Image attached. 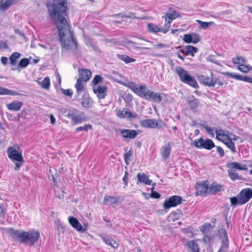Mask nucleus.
<instances>
[{"label":"nucleus","mask_w":252,"mask_h":252,"mask_svg":"<svg viewBox=\"0 0 252 252\" xmlns=\"http://www.w3.org/2000/svg\"><path fill=\"white\" fill-rule=\"evenodd\" d=\"M67 0H52L47 3L46 7L50 18L58 29L59 41L62 48L76 51L77 50V41L67 20L69 9Z\"/></svg>","instance_id":"obj_1"},{"label":"nucleus","mask_w":252,"mask_h":252,"mask_svg":"<svg viewBox=\"0 0 252 252\" xmlns=\"http://www.w3.org/2000/svg\"><path fill=\"white\" fill-rule=\"evenodd\" d=\"M8 231L13 239L18 240L21 243L27 244L31 246L34 245L40 237V233L37 230L21 231L10 228Z\"/></svg>","instance_id":"obj_2"},{"label":"nucleus","mask_w":252,"mask_h":252,"mask_svg":"<svg viewBox=\"0 0 252 252\" xmlns=\"http://www.w3.org/2000/svg\"><path fill=\"white\" fill-rule=\"evenodd\" d=\"M198 80L199 82L206 86L215 87L219 89L222 87L224 85H226L227 82L221 77H215L211 73L210 76L205 75H200L198 76Z\"/></svg>","instance_id":"obj_3"},{"label":"nucleus","mask_w":252,"mask_h":252,"mask_svg":"<svg viewBox=\"0 0 252 252\" xmlns=\"http://www.w3.org/2000/svg\"><path fill=\"white\" fill-rule=\"evenodd\" d=\"M7 153L8 158L15 163V169L19 170L24 160L23 159L22 152L18 144H14L12 146L7 148Z\"/></svg>","instance_id":"obj_4"},{"label":"nucleus","mask_w":252,"mask_h":252,"mask_svg":"<svg viewBox=\"0 0 252 252\" xmlns=\"http://www.w3.org/2000/svg\"><path fill=\"white\" fill-rule=\"evenodd\" d=\"M215 133L216 134V138L218 140L224 143L232 153H236L237 152L235 144L230 138L228 131L219 128L216 129Z\"/></svg>","instance_id":"obj_5"},{"label":"nucleus","mask_w":252,"mask_h":252,"mask_svg":"<svg viewBox=\"0 0 252 252\" xmlns=\"http://www.w3.org/2000/svg\"><path fill=\"white\" fill-rule=\"evenodd\" d=\"M175 71L181 82L195 88L198 87L196 80L191 75L188 74V72L183 67L180 66H176Z\"/></svg>","instance_id":"obj_6"},{"label":"nucleus","mask_w":252,"mask_h":252,"mask_svg":"<svg viewBox=\"0 0 252 252\" xmlns=\"http://www.w3.org/2000/svg\"><path fill=\"white\" fill-rule=\"evenodd\" d=\"M180 48L177 54V57L183 61L185 60V58L180 54V53L186 56L190 55L192 57H194V54L198 51L197 48L191 45H187L183 47H180Z\"/></svg>","instance_id":"obj_7"},{"label":"nucleus","mask_w":252,"mask_h":252,"mask_svg":"<svg viewBox=\"0 0 252 252\" xmlns=\"http://www.w3.org/2000/svg\"><path fill=\"white\" fill-rule=\"evenodd\" d=\"M182 198L179 195H173L168 199H166L163 203V207L165 210L175 207L182 203Z\"/></svg>","instance_id":"obj_8"},{"label":"nucleus","mask_w":252,"mask_h":252,"mask_svg":"<svg viewBox=\"0 0 252 252\" xmlns=\"http://www.w3.org/2000/svg\"><path fill=\"white\" fill-rule=\"evenodd\" d=\"M195 193L197 196H206L208 193L209 184L207 180L197 182L195 185Z\"/></svg>","instance_id":"obj_9"},{"label":"nucleus","mask_w":252,"mask_h":252,"mask_svg":"<svg viewBox=\"0 0 252 252\" xmlns=\"http://www.w3.org/2000/svg\"><path fill=\"white\" fill-rule=\"evenodd\" d=\"M178 16H179L178 13L172 7L169 8L168 12L166 13L165 15L162 16V18L164 19L166 21L164 25L168 29V31H169L170 25L172 21Z\"/></svg>","instance_id":"obj_10"},{"label":"nucleus","mask_w":252,"mask_h":252,"mask_svg":"<svg viewBox=\"0 0 252 252\" xmlns=\"http://www.w3.org/2000/svg\"><path fill=\"white\" fill-rule=\"evenodd\" d=\"M68 220L70 225L77 231L82 233H84L87 231L88 229L87 225L85 224L84 226H83L76 218L71 216L68 217Z\"/></svg>","instance_id":"obj_11"},{"label":"nucleus","mask_w":252,"mask_h":252,"mask_svg":"<svg viewBox=\"0 0 252 252\" xmlns=\"http://www.w3.org/2000/svg\"><path fill=\"white\" fill-rule=\"evenodd\" d=\"M238 197L240 198V202L242 205L248 202L252 197V189L251 188H245L240 192L238 194Z\"/></svg>","instance_id":"obj_12"},{"label":"nucleus","mask_w":252,"mask_h":252,"mask_svg":"<svg viewBox=\"0 0 252 252\" xmlns=\"http://www.w3.org/2000/svg\"><path fill=\"white\" fill-rule=\"evenodd\" d=\"M116 114L117 117L120 119L127 118L129 119H132L137 117V114L136 113H132L128 108H126L116 111Z\"/></svg>","instance_id":"obj_13"},{"label":"nucleus","mask_w":252,"mask_h":252,"mask_svg":"<svg viewBox=\"0 0 252 252\" xmlns=\"http://www.w3.org/2000/svg\"><path fill=\"white\" fill-rule=\"evenodd\" d=\"M93 90L99 100L105 98L107 95V87L106 86H93Z\"/></svg>","instance_id":"obj_14"},{"label":"nucleus","mask_w":252,"mask_h":252,"mask_svg":"<svg viewBox=\"0 0 252 252\" xmlns=\"http://www.w3.org/2000/svg\"><path fill=\"white\" fill-rule=\"evenodd\" d=\"M147 28L148 31L151 33L162 32L165 34L169 31L164 25L163 27H159L157 25L152 23L147 24Z\"/></svg>","instance_id":"obj_15"},{"label":"nucleus","mask_w":252,"mask_h":252,"mask_svg":"<svg viewBox=\"0 0 252 252\" xmlns=\"http://www.w3.org/2000/svg\"><path fill=\"white\" fill-rule=\"evenodd\" d=\"M219 233L220 235V237H222L223 236V238L222 239V244L218 252H220L222 251L223 249H227L229 246V241L228 238L227 236V233L226 231V230L224 229H220L219 230Z\"/></svg>","instance_id":"obj_16"},{"label":"nucleus","mask_w":252,"mask_h":252,"mask_svg":"<svg viewBox=\"0 0 252 252\" xmlns=\"http://www.w3.org/2000/svg\"><path fill=\"white\" fill-rule=\"evenodd\" d=\"M120 131L121 135L125 138L134 139L137 135V132L135 130L121 129Z\"/></svg>","instance_id":"obj_17"},{"label":"nucleus","mask_w":252,"mask_h":252,"mask_svg":"<svg viewBox=\"0 0 252 252\" xmlns=\"http://www.w3.org/2000/svg\"><path fill=\"white\" fill-rule=\"evenodd\" d=\"M171 150V145L169 142L162 147L160 149V154L163 160L166 161L169 157Z\"/></svg>","instance_id":"obj_18"},{"label":"nucleus","mask_w":252,"mask_h":252,"mask_svg":"<svg viewBox=\"0 0 252 252\" xmlns=\"http://www.w3.org/2000/svg\"><path fill=\"white\" fill-rule=\"evenodd\" d=\"M79 76L78 79H81L84 82H87L90 79L92 76L91 71L86 68H81L78 70Z\"/></svg>","instance_id":"obj_19"},{"label":"nucleus","mask_w":252,"mask_h":252,"mask_svg":"<svg viewBox=\"0 0 252 252\" xmlns=\"http://www.w3.org/2000/svg\"><path fill=\"white\" fill-rule=\"evenodd\" d=\"M224 74L232 78L238 80H241L245 82H247L248 83H250L252 84V78L249 77L248 76H244L238 74H235L232 73H230L229 72H225Z\"/></svg>","instance_id":"obj_20"},{"label":"nucleus","mask_w":252,"mask_h":252,"mask_svg":"<svg viewBox=\"0 0 252 252\" xmlns=\"http://www.w3.org/2000/svg\"><path fill=\"white\" fill-rule=\"evenodd\" d=\"M140 125L145 128H155L158 125V122L155 119H146L141 121Z\"/></svg>","instance_id":"obj_21"},{"label":"nucleus","mask_w":252,"mask_h":252,"mask_svg":"<svg viewBox=\"0 0 252 252\" xmlns=\"http://www.w3.org/2000/svg\"><path fill=\"white\" fill-rule=\"evenodd\" d=\"M23 105L22 101L15 100L6 104L7 108L10 111H18Z\"/></svg>","instance_id":"obj_22"},{"label":"nucleus","mask_w":252,"mask_h":252,"mask_svg":"<svg viewBox=\"0 0 252 252\" xmlns=\"http://www.w3.org/2000/svg\"><path fill=\"white\" fill-rule=\"evenodd\" d=\"M119 197H114L113 196L106 195L104 197L103 203L106 205L118 204L119 202Z\"/></svg>","instance_id":"obj_23"},{"label":"nucleus","mask_w":252,"mask_h":252,"mask_svg":"<svg viewBox=\"0 0 252 252\" xmlns=\"http://www.w3.org/2000/svg\"><path fill=\"white\" fill-rule=\"evenodd\" d=\"M145 87L146 86L144 85L138 87L134 83H131L128 85V88L140 97L143 94V91H144V89L145 90Z\"/></svg>","instance_id":"obj_24"},{"label":"nucleus","mask_w":252,"mask_h":252,"mask_svg":"<svg viewBox=\"0 0 252 252\" xmlns=\"http://www.w3.org/2000/svg\"><path fill=\"white\" fill-rule=\"evenodd\" d=\"M145 87L146 86L144 85L138 87L134 83H131L128 85V88L140 97L143 94V91H144V89L145 90Z\"/></svg>","instance_id":"obj_25"},{"label":"nucleus","mask_w":252,"mask_h":252,"mask_svg":"<svg viewBox=\"0 0 252 252\" xmlns=\"http://www.w3.org/2000/svg\"><path fill=\"white\" fill-rule=\"evenodd\" d=\"M138 181L140 183H143L147 185H151L152 184V180H150L149 177L146 175L144 173H139L137 175Z\"/></svg>","instance_id":"obj_26"},{"label":"nucleus","mask_w":252,"mask_h":252,"mask_svg":"<svg viewBox=\"0 0 252 252\" xmlns=\"http://www.w3.org/2000/svg\"><path fill=\"white\" fill-rule=\"evenodd\" d=\"M222 189V185L218 184L216 183H213L209 186L208 193L209 194H215L216 193L220 191Z\"/></svg>","instance_id":"obj_27"},{"label":"nucleus","mask_w":252,"mask_h":252,"mask_svg":"<svg viewBox=\"0 0 252 252\" xmlns=\"http://www.w3.org/2000/svg\"><path fill=\"white\" fill-rule=\"evenodd\" d=\"M100 237L106 244L110 246L114 249H116L118 247V243L114 239L110 238L106 235H101Z\"/></svg>","instance_id":"obj_28"},{"label":"nucleus","mask_w":252,"mask_h":252,"mask_svg":"<svg viewBox=\"0 0 252 252\" xmlns=\"http://www.w3.org/2000/svg\"><path fill=\"white\" fill-rule=\"evenodd\" d=\"M198 240H190L188 242L187 246L190 249V252H200V249L197 243Z\"/></svg>","instance_id":"obj_29"},{"label":"nucleus","mask_w":252,"mask_h":252,"mask_svg":"<svg viewBox=\"0 0 252 252\" xmlns=\"http://www.w3.org/2000/svg\"><path fill=\"white\" fill-rule=\"evenodd\" d=\"M154 97L153 92L147 89V87H145L143 91V94L141 96V98H144L147 100L152 101Z\"/></svg>","instance_id":"obj_30"},{"label":"nucleus","mask_w":252,"mask_h":252,"mask_svg":"<svg viewBox=\"0 0 252 252\" xmlns=\"http://www.w3.org/2000/svg\"><path fill=\"white\" fill-rule=\"evenodd\" d=\"M214 226L210 222H206L199 227L200 231L202 233L206 234L210 232Z\"/></svg>","instance_id":"obj_31"},{"label":"nucleus","mask_w":252,"mask_h":252,"mask_svg":"<svg viewBox=\"0 0 252 252\" xmlns=\"http://www.w3.org/2000/svg\"><path fill=\"white\" fill-rule=\"evenodd\" d=\"M230 167L232 169H238L241 170H247L248 169L247 166L246 164H241L239 162H232L230 164Z\"/></svg>","instance_id":"obj_32"},{"label":"nucleus","mask_w":252,"mask_h":252,"mask_svg":"<svg viewBox=\"0 0 252 252\" xmlns=\"http://www.w3.org/2000/svg\"><path fill=\"white\" fill-rule=\"evenodd\" d=\"M246 63H243L240 65H238V69L244 73H248L252 70V66L249 64H246Z\"/></svg>","instance_id":"obj_33"},{"label":"nucleus","mask_w":252,"mask_h":252,"mask_svg":"<svg viewBox=\"0 0 252 252\" xmlns=\"http://www.w3.org/2000/svg\"><path fill=\"white\" fill-rule=\"evenodd\" d=\"M229 176L231 180L236 181L237 180H241V177L239 175L238 173L234 170L230 169L228 170Z\"/></svg>","instance_id":"obj_34"},{"label":"nucleus","mask_w":252,"mask_h":252,"mask_svg":"<svg viewBox=\"0 0 252 252\" xmlns=\"http://www.w3.org/2000/svg\"><path fill=\"white\" fill-rule=\"evenodd\" d=\"M67 117L71 119L74 124L81 123L83 120L80 116L74 114H69L67 115Z\"/></svg>","instance_id":"obj_35"},{"label":"nucleus","mask_w":252,"mask_h":252,"mask_svg":"<svg viewBox=\"0 0 252 252\" xmlns=\"http://www.w3.org/2000/svg\"><path fill=\"white\" fill-rule=\"evenodd\" d=\"M118 58L124 62L126 63L134 62L136 60L126 55H118Z\"/></svg>","instance_id":"obj_36"},{"label":"nucleus","mask_w":252,"mask_h":252,"mask_svg":"<svg viewBox=\"0 0 252 252\" xmlns=\"http://www.w3.org/2000/svg\"><path fill=\"white\" fill-rule=\"evenodd\" d=\"M203 149L211 150L215 147V145L212 139H207L202 145Z\"/></svg>","instance_id":"obj_37"},{"label":"nucleus","mask_w":252,"mask_h":252,"mask_svg":"<svg viewBox=\"0 0 252 252\" xmlns=\"http://www.w3.org/2000/svg\"><path fill=\"white\" fill-rule=\"evenodd\" d=\"M232 62L234 64L240 65L243 63H246V60L241 56H237L232 59Z\"/></svg>","instance_id":"obj_38"},{"label":"nucleus","mask_w":252,"mask_h":252,"mask_svg":"<svg viewBox=\"0 0 252 252\" xmlns=\"http://www.w3.org/2000/svg\"><path fill=\"white\" fill-rule=\"evenodd\" d=\"M81 79H77L76 83L75 85V87L76 89V92L78 94H80L84 90L83 82Z\"/></svg>","instance_id":"obj_39"},{"label":"nucleus","mask_w":252,"mask_h":252,"mask_svg":"<svg viewBox=\"0 0 252 252\" xmlns=\"http://www.w3.org/2000/svg\"><path fill=\"white\" fill-rule=\"evenodd\" d=\"M133 156V152L132 150H129L128 151L126 152L124 155V160L126 164L127 165L129 164V161L132 160V158Z\"/></svg>","instance_id":"obj_40"},{"label":"nucleus","mask_w":252,"mask_h":252,"mask_svg":"<svg viewBox=\"0 0 252 252\" xmlns=\"http://www.w3.org/2000/svg\"><path fill=\"white\" fill-rule=\"evenodd\" d=\"M21 54L19 52L13 53L9 57L10 63L12 65H15L16 63V61L20 57Z\"/></svg>","instance_id":"obj_41"},{"label":"nucleus","mask_w":252,"mask_h":252,"mask_svg":"<svg viewBox=\"0 0 252 252\" xmlns=\"http://www.w3.org/2000/svg\"><path fill=\"white\" fill-rule=\"evenodd\" d=\"M41 87L45 89L48 90L50 87V80L48 77H46L42 82L40 83Z\"/></svg>","instance_id":"obj_42"},{"label":"nucleus","mask_w":252,"mask_h":252,"mask_svg":"<svg viewBox=\"0 0 252 252\" xmlns=\"http://www.w3.org/2000/svg\"><path fill=\"white\" fill-rule=\"evenodd\" d=\"M17 94L12 91H11L7 88H2L0 87V95H16Z\"/></svg>","instance_id":"obj_43"},{"label":"nucleus","mask_w":252,"mask_h":252,"mask_svg":"<svg viewBox=\"0 0 252 252\" xmlns=\"http://www.w3.org/2000/svg\"><path fill=\"white\" fill-rule=\"evenodd\" d=\"M196 22L199 24L200 27L202 29H206L214 24V22L212 21L207 22H203L199 20H196Z\"/></svg>","instance_id":"obj_44"},{"label":"nucleus","mask_w":252,"mask_h":252,"mask_svg":"<svg viewBox=\"0 0 252 252\" xmlns=\"http://www.w3.org/2000/svg\"><path fill=\"white\" fill-rule=\"evenodd\" d=\"M29 64V60L27 58H23L20 60L18 64V67L19 68H25L27 67Z\"/></svg>","instance_id":"obj_45"},{"label":"nucleus","mask_w":252,"mask_h":252,"mask_svg":"<svg viewBox=\"0 0 252 252\" xmlns=\"http://www.w3.org/2000/svg\"><path fill=\"white\" fill-rule=\"evenodd\" d=\"M103 81L102 77L99 75H96L94 77L93 80L92 81V84L93 86H96L99 83H101Z\"/></svg>","instance_id":"obj_46"},{"label":"nucleus","mask_w":252,"mask_h":252,"mask_svg":"<svg viewBox=\"0 0 252 252\" xmlns=\"http://www.w3.org/2000/svg\"><path fill=\"white\" fill-rule=\"evenodd\" d=\"M205 140H204L202 138H200L198 139H196L194 141V144L195 146L197 148H202V145Z\"/></svg>","instance_id":"obj_47"},{"label":"nucleus","mask_w":252,"mask_h":252,"mask_svg":"<svg viewBox=\"0 0 252 252\" xmlns=\"http://www.w3.org/2000/svg\"><path fill=\"white\" fill-rule=\"evenodd\" d=\"M154 97L152 102L159 103L162 100V95L160 93H156L153 92Z\"/></svg>","instance_id":"obj_48"},{"label":"nucleus","mask_w":252,"mask_h":252,"mask_svg":"<svg viewBox=\"0 0 252 252\" xmlns=\"http://www.w3.org/2000/svg\"><path fill=\"white\" fill-rule=\"evenodd\" d=\"M230 203L232 205L234 206L237 205H242V203L240 202V198L238 197V194L237 197H232L230 198Z\"/></svg>","instance_id":"obj_49"},{"label":"nucleus","mask_w":252,"mask_h":252,"mask_svg":"<svg viewBox=\"0 0 252 252\" xmlns=\"http://www.w3.org/2000/svg\"><path fill=\"white\" fill-rule=\"evenodd\" d=\"M92 129V126L91 124L85 125L83 126H79L76 128L75 131L79 132L81 130L87 131L88 129Z\"/></svg>","instance_id":"obj_50"},{"label":"nucleus","mask_w":252,"mask_h":252,"mask_svg":"<svg viewBox=\"0 0 252 252\" xmlns=\"http://www.w3.org/2000/svg\"><path fill=\"white\" fill-rule=\"evenodd\" d=\"M189 104L190 108L192 109H194L196 108L198 106L199 104V101L197 99H194L193 100H191L189 102Z\"/></svg>","instance_id":"obj_51"},{"label":"nucleus","mask_w":252,"mask_h":252,"mask_svg":"<svg viewBox=\"0 0 252 252\" xmlns=\"http://www.w3.org/2000/svg\"><path fill=\"white\" fill-rule=\"evenodd\" d=\"M192 38L191 34H186L184 35L183 40L186 43H192Z\"/></svg>","instance_id":"obj_52"},{"label":"nucleus","mask_w":252,"mask_h":252,"mask_svg":"<svg viewBox=\"0 0 252 252\" xmlns=\"http://www.w3.org/2000/svg\"><path fill=\"white\" fill-rule=\"evenodd\" d=\"M81 103L82 106L85 108H88L91 107L90 100L89 98L85 97L83 98Z\"/></svg>","instance_id":"obj_53"},{"label":"nucleus","mask_w":252,"mask_h":252,"mask_svg":"<svg viewBox=\"0 0 252 252\" xmlns=\"http://www.w3.org/2000/svg\"><path fill=\"white\" fill-rule=\"evenodd\" d=\"M10 6L11 5L5 1L4 3L0 4V10L2 11H6Z\"/></svg>","instance_id":"obj_54"},{"label":"nucleus","mask_w":252,"mask_h":252,"mask_svg":"<svg viewBox=\"0 0 252 252\" xmlns=\"http://www.w3.org/2000/svg\"><path fill=\"white\" fill-rule=\"evenodd\" d=\"M192 38V43L195 44L198 43L200 40V38L199 35L196 33H192L191 34Z\"/></svg>","instance_id":"obj_55"},{"label":"nucleus","mask_w":252,"mask_h":252,"mask_svg":"<svg viewBox=\"0 0 252 252\" xmlns=\"http://www.w3.org/2000/svg\"><path fill=\"white\" fill-rule=\"evenodd\" d=\"M154 188L152 187L151 194V197L152 198H155V199L159 198L160 197V194L159 193L154 191Z\"/></svg>","instance_id":"obj_56"},{"label":"nucleus","mask_w":252,"mask_h":252,"mask_svg":"<svg viewBox=\"0 0 252 252\" xmlns=\"http://www.w3.org/2000/svg\"><path fill=\"white\" fill-rule=\"evenodd\" d=\"M63 93L66 96L71 97L73 94V91L70 89H62Z\"/></svg>","instance_id":"obj_57"},{"label":"nucleus","mask_w":252,"mask_h":252,"mask_svg":"<svg viewBox=\"0 0 252 252\" xmlns=\"http://www.w3.org/2000/svg\"><path fill=\"white\" fill-rule=\"evenodd\" d=\"M217 152L219 154L220 157H223L224 156V152L223 149L220 146H217Z\"/></svg>","instance_id":"obj_58"},{"label":"nucleus","mask_w":252,"mask_h":252,"mask_svg":"<svg viewBox=\"0 0 252 252\" xmlns=\"http://www.w3.org/2000/svg\"><path fill=\"white\" fill-rule=\"evenodd\" d=\"M128 173L127 171H126L125 172V175L123 178V181L125 186H127L128 184Z\"/></svg>","instance_id":"obj_59"},{"label":"nucleus","mask_w":252,"mask_h":252,"mask_svg":"<svg viewBox=\"0 0 252 252\" xmlns=\"http://www.w3.org/2000/svg\"><path fill=\"white\" fill-rule=\"evenodd\" d=\"M8 48V45L6 41L3 40H0V50L5 49Z\"/></svg>","instance_id":"obj_60"},{"label":"nucleus","mask_w":252,"mask_h":252,"mask_svg":"<svg viewBox=\"0 0 252 252\" xmlns=\"http://www.w3.org/2000/svg\"><path fill=\"white\" fill-rule=\"evenodd\" d=\"M212 240V237L209 235H207L204 234V236L203 238V241L204 243H207L211 242Z\"/></svg>","instance_id":"obj_61"},{"label":"nucleus","mask_w":252,"mask_h":252,"mask_svg":"<svg viewBox=\"0 0 252 252\" xmlns=\"http://www.w3.org/2000/svg\"><path fill=\"white\" fill-rule=\"evenodd\" d=\"M204 129H205L206 131L208 132L209 134L214 135V130L213 129L208 126H204Z\"/></svg>","instance_id":"obj_62"},{"label":"nucleus","mask_w":252,"mask_h":252,"mask_svg":"<svg viewBox=\"0 0 252 252\" xmlns=\"http://www.w3.org/2000/svg\"><path fill=\"white\" fill-rule=\"evenodd\" d=\"M126 18H130V19H138L139 18L135 16V13H129L128 15H126Z\"/></svg>","instance_id":"obj_63"},{"label":"nucleus","mask_w":252,"mask_h":252,"mask_svg":"<svg viewBox=\"0 0 252 252\" xmlns=\"http://www.w3.org/2000/svg\"><path fill=\"white\" fill-rule=\"evenodd\" d=\"M0 61L3 64L6 65L7 63L8 59L7 57H2L0 59Z\"/></svg>","instance_id":"obj_64"}]
</instances>
